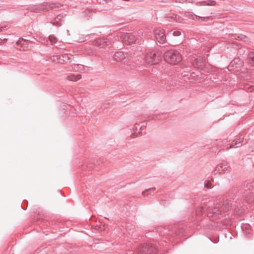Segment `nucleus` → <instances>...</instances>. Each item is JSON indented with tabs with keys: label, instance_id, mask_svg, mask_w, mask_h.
Segmentation results:
<instances>
[{
	"label": "nucleus",
	"instance_id": "f257e3e1",
	"mask_svg": "<svg viewBox=\"0 0 254 254\" xmlns=\"http://www.w3.org/2000/svg\"><path fill=\"white\" fill-rule=\"evenodd\" d=\"M241 200H239L236 196L230 195L225 201L217 203L212 208H207L206 206L198 207L196 210V215L198 216L203 215L206 210L208 211L207 215L209 217L221 218L220 215H223L230 208H234V212L237 214L239 213L236 207H242Z\"/></svg>",
	"mask_w": 254,
	"mask_h": 254
},
{
	"label": "nucleus",
	"instance_id": "f03ea898",
	"mask_svg": "<svg viewBox=\"0 0 254 254\" xmlns=\"http://www.w3.org/2000/svg\"><path fill=\"white\" fill-rule=\"evenodd\" d=\"M136 39L135 36L132 33L118 32L110 34L106 38L94 40L93 44L96 46L104 47L114 43L116 41L121 40L127 45H130L134 43Z\"/></svg>",
	"mask_w": 254,
	"mask_h": 254
},
{
	"label": "nucleus",
	"instance_id": "7ed1b4c3",
	"mask_svg": "<svg viewBox=\"0 0 254 254\" xmlns=\"http://www.w3.org/2000/svg\"><path fill=\"white\" fill-rule=\"evenodd\" d=\"M182 53L183 51L171 50L166 51L164 54V58L165 61L172 64H176L182 60Z\"/></svg>",
	"mask_w": 254,
	"mask_h": 254
},
{
	"label": "nucleus",
	"instance_id": "20e7f679",
	"mask_svg": "<svg viewBox=\"0 0 254 254\" xmlns=\"http://www.w3.org/2000/svg\"><path fill=\"white\" fill-rule=\"evenodd\" d=\"M162 55V52L159 51L147 53L144 56V63L147 64H157L161 61Z\"/></svg>",
	"mask_w": 254,
	"mask_h": 254
},
{
	"label": "nucleus",
	"instance_id": "39448f33",
	"mask_svg": "<svg viewBox=\"0 0 254 254\" xmlns=\"http://www.w3.org/2000/svg\"><path fill=\"white\" fill-rule=\"evenodd\" d=\"M158 250L156 246L152 244L144 245L136 251L137 254H157Z\"/></svg>",
	"mask_w": 254,
	"mask_h": 254
},
{
	"label": "nucleus",
	"instance_id": "423d86ee",
	"mask_svg": "<svg viewBox=\"0 0 254 254\" xmlns=\"http://www.w3.org/2000/svg\"><path fill=\"white\" fill-rule=\"evenodd\" d=\"M164 231L163 234L168 241H170L172 238H175L177 235H181L183 232L182 230L178 229L176 226L164 228Z\"/></svg>",
	"mask_w": 254,
	"mask_h": 254
},
{
	"label": "nucleus",
	"instance_id": "0eeeda50",
	"mask_svg": "<svg viewBox=\"0 0 254 254\" xmlns=\"http://www.w3.org/2000/svg\"><path fill=\"white\" fill-rule=\"evenodd\" d=\"M59 6L58 4L51 3L48 4L47 3L44 2L42 4L33 6L32 8V11L34 12L38 13L44 10L48 11L52 8L58 7Z\"/></svg>",
	"mask_w": 254,
	"mask_h": 254
},
{
	"label": "nucleus",
	"instance_id": "6e6552de",
	"mask_svg": "<svg viewBox=\"0 0 254 254\" xmlns=\"http://www.w3.org/2000/svg\"><path fill=\"white\" fill-rule=\"evenodd\" d=\"M156 40L160 44L165 43L166 41V36L165 31L161 28H157L154 31Z\"/></svg>",
	"mask_w": 254,
	"mask_h": 254
},
{
	"label": "nucleus",
	"instance_id": "1a4fd4ad",
	"mask_svg": "<svg viewBox=\"0 0 254 254\" xmlns=\"http://www.w3.org/2000/svg\"><path fill=\"white\" fill-rule=\"evenodd\" d=\"M192 64L195 68L202 69L205 66L206 61L203 57H198L194 60Z\"/></svg>",
	"mask_w": 254,
	"mask_h": 254
},
{
	"label": "nucleus",
	"instance_id": "9d476101",
	"mask_svg": "<svg viewBox=\"0 0 254 254\" xmlns=\"http://www.w3.org/2000/svg\"><path fill=\"white\" fill-rule=\"evenodd\" d=\"M186 17L191 18L195 20H201L203 21H206L208 20L212 19L211 16H199L196 15H194L190 12H186L185 13Z\"/></svg>",
	"mask_w": 254,
	"mask_h": 254
},
{
	"label": "nucleus",
	"instance_id": "9b49d317",
	"mask_svg": "<svg viewBox=\"0 0 254 254\" xmlns=\"http://www.w3.org/2000/svg\"><path fill=\"white\" fill-rule=\"evenodd\" d=\"M243 142H244V137L242 135L240 136L238 138H237V139L234 140L232 142L230 147H227L226 149V150H228L230 148L239 147L241 146H242Z\"/></svg>",
	"mask_w": 254,
	"mask_h": 254
},
{
	"label": "nucleus",
	"instance_id": "f8f14e48",
	"mask_svg": "<svg viewBox=\"0 0 254 254\" xmlns=\"http://www.w3.org/2000/svg\"><path fill=\"white\" fill-rule=\"evenodd\" d=\"M183 13H180L179 14H169L167 18L170 21H176L178 22H182L184 18H183Z\"/></svg>",
	"mask_w": 254,
	"mask_h": 254
},
{
	"label": "nucleus",
	"instance_id": "ddd939ff",
	"mask_svg": "<svg viewBox=\"0 0 254 254\" xmlns=\"http://www.w3.org/2000/svg\"><path fill=\"white\" fill-rule=\"evenodd\" d=\"M248 189L250 190V191H251V192H248V190H246V192H244L245 194L243 197H245V200L247 202L250 203L254 202V194L252 191L254 188L253 187L252 190L250 189V188H249Z\"/></svg>",
	"mask_w": 254,
	"mask_h": 254
},
{
	"label": "nucleus",
	"instance_id": "4468645a",
	"mask_svg": "<svg viewBox=\"0 0 254 254\" xmlns=\"http://www.w3.org/2000/svg\"><path fill=\"white\" fill-rule=\"evenodd\" d=\"M242 65V62L239 59H234L230 63V65L228 66V69L229 70H231L232 69H236L237 70L238 68H240Z\"/></svg>",
	"mask_w": 254,
	"mask_h": 254
},
{
	"label": "nucleus",
	"instance_id": "2eb2a0df",
	"mask_svg": "<svg viewBox=\"0 0 254 254\" xmlns=\"http://www.w3.org/2000/svg\"><path fill=\"white\" fill-rule=\"evenodd\" d=\"M127 54L122 52H116L113 56L114 60L118 62H126Z\"/></svg>",
	"mask_w": 254,
	"mask_h": 254
},
{
	"label": "nucleus",
	"instance_id": "dca6fc26",
	"mask_svg": "<svg viewBox=\"0 0 254 254\" xmlns=\"http://www.w3.org/2000/svg\"><path fill=\"white\" fill-rule=\"evenodd\" d=\"M229 168V166L227 165V164L225 163H220L218 164L214 169L213 171V174L214 175H215L216 174H220L221 172H225L227 170H228V169Z\"/></svg>",
	"mask_w": 254,
	"mask_h": 254
},
{
	"label": "nucleus",
	"instance_id": "f3484780",
	"mask_svg": "<svg viewBox=\"0 0 254 254\" xmlns=\"http://www.w3.org/2000/svg\"><path fill=\"white\" fill-rule=\"evenodd\" d=\"M71 59L69 56L67 54H64L60 55L59 58L58 64H64L67 63H70Z\"/></svg>",
	"mask_w": 254,
	"mask_h": 254
},
{
	"label": "nucleus",
	"instance_id": "a211bd4d",
	"mask_svg": "<svg viewBox=\"0 0 254 254\" xmlns=\"http://www.w3.org/2000/svg\"><path fill=\"white\" fill-rule=\"evenodd\" d=\"M49 40L51 42L52 45H55V47L58 48L60 45L59 44L60 42H58V39L53 35H51L49 37Z\"/></svg>",
	"mask_w": 254,
	"mask_h": 254
},
{
	"label": "nucleus",
	"instance_id": "6ab92c4d",
	"mask_svg": "<svg viewBox=\"0 0 254 254\" xmlns=\"http://www.w3.org/2000/svg\"><path fill=\"white\" fill-rule=\"evenodd\" d=\"M195 4L196 5H214L215 4V2L214 1H200L199 2H197Z\"/></svg>",
	"mask_w": 254,
	"mask_h": 254
},
{
	"label": "nucleus",
	"instance_id": "aec40b11",
	"mask_svg": "<svg viewBox=\"0 0 254 254\" xmlns=\"http://www.w3.org/2000/svg\"><path fill=\"white\" fill-rule=\"evenodd\" d=\"M72 70L76 72H82L84 69V67L82 64H74L71 66Z\"/></svg>",
	"mask_w": 254,
	"mask_h": 254
},
{
	"label": "nucleus",
	"instance_id": "412c9836",
	"mask_svg": "<svg viewBox=\"0 0 254 254\" xmlns=\"http://www.w3.org/2000/svg\"><path fill=\"white\" fill-rule=\"evenodd\" d=\"M232 38L233 39L241 40V41H243L245 42H247L248 41V38L246 36L242 35V34L239 35H232Z\"/></svg>",
	"mask_w": 254,
	"mask_h": 254
},
{
	"label": "nucleus",
	"instance_id": "4be33fe9",
	"mask_svg": "<svg viewBox=\"0 0 254 254\" xmlns=\"http://www.w3.org/2000/svg\"><path fill=\"white\" fill-rule=\"evenodd\" d=\"M81 78L80 74H70L67 76V79L70 81H76Z\"/></svg>",
	"mask_w": 254,
	"mask_h": 254
},
{
	"label": "nucleus",
	"instance_id": "5701e85b",
	"mask_svg": "<svg viewBox=\"0 0 254 254\" xmlns=\"http://www.w3.org/2000/svg\"><path fill=\"white\" fill-rule=\"evenodd\" d=\"M249 63L252 66H254V52H251L248 55Z\"/></svg>",
	"mask_w": 254,
	"mask_h": 254
},
{
	"label": "nucleus",
	"instance_id": "b1692460",
	"mask_svg": "<svg viewBox=\"0 0 254 254\" xmlns=\"http://www.w3.org/2000/svg\"><path fill=\"white\" fill-rule=\"evenodd\" d=\"M62 18V16L61 15H59L57 16L53 22V24L54 25L57 26H61L62 24L61 19Z\"/></svg>",
	"mask_w": 254,
	"mask_h": 254
},
{
	"label": "nucleus",
	"instance_id": "393cba45",
	"mask_svg": "<svg viewBox=\"0 0 254 254\" xmlns=\"http://www.w3.org/2000/svg\"><path fill=\"white\" fill-rule=\"evenodd\" d=\"M181 35V32L180 31L178 30H171L168 33V36L170 37L171 36H173L175 37H177L179 36H180Z\"/></svg>",
	"mask_w": 254,
	"mask_h": 254
},
{
	"label": "nucleus",
	"instance_id": "a878e982",
	"mask_svg": "<svg viewBox=\"0 0 254 254\" xmlns=\"http://www.w3.org/2000/svg\"><path fill=\"white\" fill-rule=\"evenodd\" d=\"M59 57H60V55H53V56H51L50 60L53 62H54L55 63H58Z\"/></svg>",
	"mask_w": 254,
	"mask_h": 254
},
{
	"label": "nucleus",
	"instance_id": "bb28decb",
	"mask_svg": "<svg viewBox=\"0 0 254 254\" xmlns=\"http://www.w3.org/2000/svg\"><path fill=\"white\" fill-rule=\"evenodd\" d=\"M155 190V188H152L149 189L148 190H147L145 191H143L142 194L143 195H145L146 193H147V192H148L147 194H148V193L151 194V193L152 192H154Z\"/></svg>",
	"mask_w": 254,
	"mask_h": 254
},
{
	"label": "nucleus",
	"instance_id": "cd10ccee",
	"mask_svg": "<svg viewBox=\"0 0 254 254\" xmlns=\"http://www.w3.org/2000/svg\"><path fill=\"white\" fill-rule=\"evenodd\" d=\"M205 188L210 189L212 188V184L211 180H207L204 185Z\"/></svg>",
	"mask_w": 254,
	"mask_h": 254
},
{
	"label": "nucleus",
	"instance_id": "c85d7f7f",
	"mask_svg": "<svg viewBox=\"0 0 254 254\" xmlns=\"http://www.w3.org/2000/svg\"><path fill=\"white\" fill-rule=\"evenodd\" d=\"M26 43L27 42L22 38L19 39V40L17 42V44L24 45H26Z\"/></svg>",
	"mask_w": 254,
	"mask_h": 254
},
{
	"label": "nucleus",
	"instance_id": "c756f323",
	"mask_svg": "<svg viewBox=\"0 0 254 254\" xmlns=\"http://www.w3.org/2000/svg\"><path fill=\"white\" fill-rule=\"evenodd\" d=\"M7 41V39H6V38H4V39H2L0 38V45H2L3 44H4V42H5V41Z\"/></svg>",
	"mask_w": 254,
	"mask_h": 254
},
{
	"label": "nucleus",
	"instance_id": "7c9ffc66",
	"mask_svg": "<svg viewBox=\"0 0 254 254\" xmlns=\"http://www.w3.org/2000/svg\"><path fill=\"white\" fill-rule=\"evenodd\" d=\"M7 27V25L0 26V32L4 30Z\"/></svg>",
	"mask_w": 254,
	"mask_h": 254
},
{
	"label": "nucleus",
	"instance_id": "2f4dec72",
	"mask_svg": "<svg viewBox=\"0 0 254 254\" xmlns=\"http://www.w3.org/2000/svg\"><path fill=\"white\" fill-rule=\"evenodd\" d=\"M248 89L250 90V91H252L253 90H254V85L252 84L249 87Z\"/></svg>",
	"mask_w": 254,
	"mask_h": 254
},
{
	"label": "nucleus",
	"instance_id": "473e14b6",
	"mask_svg": "<svg viewBox=\"0 0 254 254\" xmlns=\"http://www.w3.org/2000/svg\"><path fill=\"white\" fill-rule=\"evenodd\" d=\"M138 127V126H137V124H135V125L133 127V130H137Z\"/></svg>",
	"mask_w": 254,
	"mask_h": 254
},
{
	"label": "nucleus",
	"instance_id": "72a5a7b5",
	"mask_svg": "<svg viewBox=\"0 0 254 254\" xmlns=\"http://www.w3.org/2000/svg\"><path fill=\"white\" fill-rule=\"evenodd\" d=\"M145 127H146L145 126H142L141 127H140V130H143L145 128Z\"/></svg>",
	"mask_w": 254,
	"mask_h": 254
},
{
	"label": "nucleus",
	"instance_id": "f704fd0d",
	"mask_svg": "<svg viewBox=\"0 0 254 254\" xmlns=\"http://www.w3.org/2000/svg\"><path fill=\"white\" fill-rule=\"evenodd\" d=\"M86 53L88 55H93V54L92 53V52H90V51H87L86 52Z\"/></svg>",
	"mask_w": 254,
	"mask_h": 254
},
{
	"label": "nucleus",
	"instance_id": "c9c22d12",
	"mask_svg": "<svg viewBox=\"0 0 254 254\" xmlns=\"http://www.w3.org/2000/svg\"><path fill=\"white\" fill-rule=\"evenodd\" d=\"M103 57H110V55H107V54H105L104 55H103L102 56Z\"/></svg>",
	"mask_w": 254,
	"mask_h": 254
},
{
	"label": "nucleus",
	"instance_id": "e433bc0d",
	"mask_svg": "<svg viewBox=\"0 0 254 254\" xmlns=\"http://www.w3.org/2000/svg\"><path fill=\"white\" fill-rule=\"evenodd\" d=\"M188 75V74H186V73L184 74V76H187Z\"/></svg>",
	"mask_w": 254,
	"mask_h": 254
},
{
	"label": "nucleus",
	"instance_id": "4c0bfd02",
	"mask_svg": "<svg viewBox=\"0 0 254 254\" xmlns=\"http://www.w3.org/2000/svg\"><path fill=\"white\" fill-rule=\"evenodd\" d=\"M138 133L140 134V131H139Z\"/></svg>",
	"mask_w": 254,
	"mask_h": 254
},
{
	"label": "nucleus",
	"instance_id": "58836bf2",
	"mask_svg": "<svg viewBox=\"0 0 254 254\" xmlns=\"http://www.w3.org/2000/svg\"><path fill=\"white\" fill-rule=\"evenodd\" d=\"M131 254V252H129V254Z\"/></svg>",
	"mask_w": 254,
	"mask_h": 254
}]
</instances>
